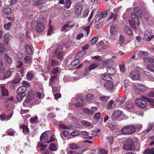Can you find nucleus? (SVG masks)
I'll use <instances>...</instances> for the list:
<instances>
[{"label":"nucleus","instance_id":"obj_46","mask_svg":"<svg viewBox=\"0 0 154 154\" xmlns=\"http://www.w3.org/2000/svg\"><path fill=\"white\" fill-rule=\"evenodd\" d=\"M12 25V22H9L4 25V28L6 30L9 29Z\"/></svg>","mask_w":154,"mask_h":154},{"label":"nucleus","instance_id":"obj_37","mask_svg":"<svg viewBox=\"0 0 154 154\" xmlns=\"http://www.w3.org/2000/svg\"><path fill=\"white\" fill-rule=\"evenodd\" d=\"M17 98L18 100H20L26 95V93H17Z\"/></svg>","mask_w":154,"mask_h":154},{"label":"nucleus","instance_id":"obj_33","mask_svg":"<svg viewBox=\"0 0 154 154\" xmlns=\"http://www.w3.org/2000/svg\"><path fill=\"white\" fill-rule=\"evenodd\" d=\"M51 22L50 21L48 25V30L47 33V35H51L53 32V28L52 26L51 25Z\"/></svg>","mask_w":154,"mask_h":154},{"label":"nucleus","instance_id":"obj_60","mask_svg":"<svg viewBox=\"0 0 154 154\" xmlns=\"http://www.w3.org/2000/svg\"><path fill=\"white\" fill-rule=\"evenodd\" d=\"M34 92L32 91H30L28 94L27 96L33 99Z\"/></svg>","mask_w":154,"mask_h":154},{"label":"nucleus","instance_id":"obj_31","mask_svg":"<svg viewBox=\"0 0 154 154\" xmlns=\"http://www.w3.org/2000/svg\"><path fill=\"white\" fill-rule=\"evenodd\" d=\"M20 128L23 130V132L24 134H26L29 131V129L27 126L22 125L20 126Z\"/></svg>","mask_w":154,"mask_h":154},{"label":"nucleus","instance_id":"obj_19","mask_svg":"<svg viewBox=\"0 0 154 154\" xmlns=\"http://www.w3.org/2000/svg\"><path fill=\"white\" fill-rule=\"evenodd\" d=\"M99 66V64L98 63H93L90 65L88 67H86L85 69V70L87 72H88V71H91L96 68L98 67Z\"/></svg>","mask_w":154,"mask_h":154},{"label":"nucleus","instance_id":"obj_25","mask_svg":"<svg viewBox=\"0 0 154 154\" xmlns=\"http://www.w3.org/2000/svg\"><path fill=\"white\" fill-rule=\"evenodd\" d=\"M144 61L146 63H154V59L150 57H147L143 59Z\"/></svg>","mask_w":154,"mask_h":154},{"label":"nucleus","instance_id":"obj_45","mask_svg":"<svg viewBox=\"0 0 154 154\" xmlns=\"http://www.w3.org/2000/svg\"><path fill=\"white\" fill-rule=\"evenodd\" d=\"M83 112L85 113L88 115H92L93 112L91 111V110L87 108H85L83 109Z\"/></svg>","mask_w":154,"mask_h":154},{"label":"nucleus","instance_id":"obj_20","mask_svg":"<svg viewBox=\"0 0 154 154\" xmlns=\"http://www.w3.org/2000/svg\"><path fill=\"white\" fill-rule=\"evenodd\" d=\"M124 30L125 33L129 35H131L132 33V30L129 26H125L124 28Z\"/></svg>","mask_w":154,"mask_h":154},{"label":"nucleus","instance_id":"obj_50","mask_svg":"<svg viewBox=\"0 0 154 154\" xmlns=\"http://www.w3.org/2000/svg\"><path fill=\"white\" fill-rule=\"evenodd\" d=\"M82 123L84 125L86 126H91L93 127V124L92 123L86 121H84L82 122Z\"/></svg>","mask_w":154,"mask_h":154},{"label":"nucleus","instance_id":"obj_52","mask_svg":"<svg viewBox=\"0 0 154 154\" xmlns=\"http://www.w3.org/2000/svg\"><path fill=\"white\" fill-rule=\"evenodd\" d=\"M71 4V2L70 0H67L65 2V7L67 8H69Z\"/></svg>","mask_w":154,"mask_h":154},{"label":"nucleus","instance_id":"obj_7","mask_svg":"<svg viewBox=\"0 0 154 154\" xmlns=\"http://www.w3.org/2000/svg\"><path fill=\"white\" fill-rule=\"evenodd\" d=\"M135 103L139 107L142 108H144L146 105V102L141 98L137 99L135 101Z\"/></svg>","mask_w":154,"mask_h":154},{"label":"nucleus","instance_id":"obj_58","mask_svg":"<svg viewBox=\"0 0 154 154\" xmlns=\"http://www.w3.org/2000/svg\"><path fill=\"white\" fill-rule=\"evenodd\" d=\"M16 64L17 67L20 68L23 66L22 62L20 60H18L16 62Z\"/></svg>","mask_w":154,"mask_h":154},{"label":"nucleus","instance_id":"obj_22","mask_svg":"<svg viewBox=\"0 0 154 154\" xmlns=\"http://www.w3.org/2000/svg\"><path fill=\"white\" fill-rule=\"evenodd\" d=\"M111 75L108 73L104 74L102 75L103 79L106 82L112 81V79L110 76Z\"/></svg>","mask_w":154,"mask_h":154},{"label":"nucleus","instance_id":"obj_42","mask_svg":"<svg viewBox=\"0 0 154 154\" xmlns=\"http://www.w3.org/2000/svg\"><path fill=\"white\" fill-rule=\"evenodd\" d=\"M134 13L136 14H139L140 17H141V11L139 8L136 7L134 9Z\"/></svg>","mask_w":154,"mask_h":154},{"label":"nucleus","instance_id":"obj_24","mask_svg":"<svg viewBox=\"0 0 154 154\" xmlns=\"http://www.w3.org/2000/svg\"><path fill=\"white\" fill-rule=\"evenodd\" d=\"M116 106V104L114 103L113 100H110L108 104L106 106L108 109H112Z\"/></svg>","mask_w":154,"mask_h":154},{"label":"nucleus","instance_id":"obj_11","mask_svg":"<svg viewBox=\"0 0 154 154\" xmlns=\"http://www.w3.org/2000/svg\"><path fill=\"white\" fill-rule=\"evenodd\" d=\"M114 87V84L112 81L106 82L104 84L105 88L108 91L112 90Z\"/></svg>","mask_w":154,"mask_h":154},{"label":"nucleus","instance_id":"obj_56","mask_svg":"<svg viewBox=\"0 0 154 154\" xmlns=\"http://www.w3.org/2000/svg\"><path fill=\"white\" fill-rule=\"evenodd\" d=\"M146 67L147 69L151 72H154V66L152 65H148Z\"/></svg>","mask_w":154,"mask_h":154},{"label":"nucleus","instance_id":"obj_2","mask_svg":"<svg viewBox=\"0 0 154 154\" xmlns=\"http://www.w3.org/2000/svg\"><path fill=\"white\" fill-rule=\"evenodd\" d=\"M46 20L43 16H40L38 20L36 26V29L38 32H41L45 29Z\"/></svg>","mask_w":154,"mask_h":154},{"label":"nucleus","instance_id":"obj_16","mask_svg":"<svg viewBox=\"0 0 154 154\" xmlns=\"http://www.w3.org/2000/svg\"><path fill=\"white\" fill-rule=\"evenodd\" d=\"M99 44L101 46L103 49H108L110 46V45L108 41L106 40L101 41L99 42Z\"/></svg>","mask_w":154,"mask_h":154},{"label":"nucleus","instance_id":"obj_47","mask_svg":"<svg viewBox=\"0 0 154 154\" xmlns=\"http://www.w3.org/2000/svg\"><path fill=\"white\" fill-rule=\"evenodd\" d=\"M38 117L35 116L34 117H31L30 118V121L32 123H35L37 122Z\"/></svg>","mask_w":154,"mask_h":154},{"label":"nucleus","instance_id":"obj_39","mask_svg":"<svg viewBox=\"0 0 154 154\" xmlns=\"http://www.w3.org/2000/svg\"><path fill=\"white\" fill-rule=\"evenodd\" d=\"M3 10L4 13L6 14H10L12 13V10L9 8H5Z\"/></svg>","mask_w":154,"mask_h":154},{"label":"nucleus","instance_id":"obj_41","mask_svg":"<svg viewBox=\"0 0 154 154\" xmlns=\"http://www.w3.org/2000/svg\"><path fill=\"white\" fill-rule=\"evenodd\" d=\"M30 0H23L22 2L21 5L23 6H26L29 5Z\"/></svg>","mask_w":154,"mask_h":154},{"label":"nucleus","instance_id":"obj_36","mask_svg":"<svg viewBox=\"0 0 154 154\" xmlns=\"http://www.w3.org/2000/svg\"><path fill=\"white\" fill-rule=\"evenodd\" d=\"M145 154H154V148H149L144 152Z\"/></svg>","mask_w":154,"mask_h":154},{"label":"nucleus","instance_id":"obj_40","mask_svg":"<svg viewBox=\"0 0 154 154\" xmlns=\"http://www.w3.org/2000/svg\"><path fill=\"white\" fill-rule=\"evenodd\" d=\"M85 98L88 102H91L94 98V96L91 94L86 95Z\"/></svg>","mask_w":154,"mask_h":154},{"label":"nucleus","instance_id":"obj_55","mask_svg":"<svg viewBox=\"0 0 154 154\" xmlns=\"http://www.w3.org/2000/svg\"><path fill=\"white\" fill-rule=\"evenodd\" d=\"M20 80L21 78H20L19 75L17 74L15 76V79L14 82L16 83H19Z\"/></svg>","mask_w":154,"mask_h":154},{"label":"nucleus","instance_id":"obj_29","mask_svg":"<svg viewBox=\"0 0 154 154\" xmlns=\"http://www.w3.org/2000/svg\"><path fill=\"white\" fill-rule=\"evenodd\" d=\"M43 3V1L42 0H37L33 2L32 5L34 6H38L41 5Z\"/></svg>","mask_w":154,"mask_h":154},{"label":"nucleus","instance_id":"obj_9","mask_svg":"<svg viewBox=\"0 0 154 154\" xmlns=\"http://www.w3.org/2000/svg\"><path fill=\"white\" fill-rule=\"evenodd\" d=\"M134 88L135 89H136L143 92L146 91L148 89L147 87L139 84H135L134 86Z\"/></svg>","mask_w":154,"mask_h":154},{"label":"nucleus","instance_id":"obj_35","mask_svg":"<svg viewBox=\"0 0 154 154\" xmlns=\"http://www.w3.org/2000/svg\"><path fill=\"white\" fill-rule=\"evenodd\" d=\"M24 59L25 63L26 64H30L32 63V58L30 57L26 56L24 57Z\"/></svg>","mask_w":154,"mask_h":154},{"label":"nucleus","instance_id":"obj_5","mask_svg":"<svg viewBox=\"0 0 154 154\" xmlns=\"http://www.w3.org/2000/svg\"><path fill=\"white\" fill-rule=\"evenodd\" d=\"M136 131L135 126L132 125H129L123 127L121 130V132L125 135H131Z\"/></svg>","mask_w":154,"mask_h":154},{"label":"nucleus","instance_id":"obj_53","mask_svg":"<svg viewBox=\"0 0 154 154\" xmlns=\"http://www.w3.org/2000/svg\"><path fill=\"white\" fill-rule=\"evenodd\" d=\"M81 133L84 138H87L89 135V132L85 131H82Z\"/></svg>","mask_w":154,"mask_h":154},{"label":"nucleus","instance_id":"obj_30","mask_svg":"<svg viewBox=\"0 0 154 154\" xmlns=\"http://www.w3.org/2000/svg\"><path fill=\"white\" fill-rule=\"evenodd\" d=\"M11 36V35L8 33H6L4 35V38L5 43L6 44L8 43L9 38Z\"/></svg>","mask_w":154,"mask_h":154},{"label":"nucleus","instance_id":"obj_27","mask_svg":"<svg viewBox=\"0 0 154 154\" xmlns=\"http://www.w3.org/2000/svg\"><path fill=\"white\" fill-rule=\"evenodd\" d=\"M76 100L78 102V103L76 104L77 106H83L84 104V101L81 98H76Z\"/></svg>","mask_w":154,"mask_h":154},{"label":"nucleus","instance_id":"obj_63","mask_svg":"<svg viewBox=\"0 0 154 154\" xmlns=\"http://www.w3.org/2000/svg\"><path fill=\"white\" fill-rule=\"evenodd\" d=\"M119 44H122L124 41V38L123 36L122 35H120L119 38Z\"/></svg>","mask_w":154,"mask_h":154},{"label":"nucleus","instance_id":"obj_61","mask_svg":"<svg viewBox=\"0 0 154 154\" xmlns=\"http://www.w3.org/2000/svg\"><path fill=\"white\" fill-rule=\"evenodd\" d=\"M80 62V60L79 59H77L73 60L71 63L72 66H75L78 64Z\"/></svg>","mask_w":154,"mask_h":154},{"label":"nucleus","instance_id":"obj_21","mask_svg":"<svg viewBox=\"0 0 154 154\" xmlns=\"http://www.w3.org/2000/svg\"><path fill=\"white\" fill-rule=\"evenodd\" d=\"M117 30V27L114 25H112L110 27V33L112 35L115 34Z\"/></svg>","mask_w":154,"mask_h":154},{"label":"nucleus","instance_id":"obj_51","mask_svg":"<svg viewBox=\"0 0 154 154\" xmlns=\"http://www.w3.org/2000/svg\"><path fill=\"white\" fill-rule=\"evenodd\" d=\"M125 106L128 109H131L134 108V106L131 103H129L128 104L126 103Z\"/></svg>","mask_w":154,"mask_h":154},{"label":"nucleus","instance_id":"obj_15","mask_svg":"<svg viewBox=\"0 0 154 154\" xmlns=\"http://www.w3.org/2000/svg\"><path fill=\"white\" fill-rule=\"evenodd\" d=\"M75 25L74 23L71 24V23H68L64 25L62 28V31L66 32V31L69 30L70 28L73 27Z\"/></svg>","mask_w":154,"mask_h":154},{"label":"nucleus","instance_id":"obj_34","mask_svg":"<svg viewBox=\"0 0 154 154\" xmlns=\"http://www.w3.org/2000/svg\"><path fill=\"white\" fill-rule=\"evenodd\" d=\"M69 147L70 148L73 149H78L80 148V146L79 145L74 143H71L69 145Z\"/></svg>","mask_w":154,"mask_h":154},{"label":"nucleus","instance_id":"obj_49","mask_svg":"<svg viewBox=\"0 0 154 154\" xmlns=\"http://www.w3.org/2000/svg\"><path fill=\"white\" fill-rule=\"evenodd\" d=\"M98 39V37H94L91 39V42L93 44H95L97 42Z\"/></svg>","mask_w":154,"mask_h":154},{"label":"nucleus","instance_id":"obj_32","mask_svg":"<svg viewBox=\"0 0 154 154\" xmlns=\"http://www.w3.org/2000/svg\"><path fill=\"white\" fill-rule=\"evenodd\" d=\"M26 52L28 54H31L32 53L33 51L29 45H27L25 46Z\"/></svg>","mask_w":154,"mask_h":154},{"label":"nucleus","instance_id":"obj_4","mask_svg":"<svg viewBox=\"0 0 154 154\" xmlns=\"http://www.w3.org/2000/svg\"><path fill=\"white\" fill-rule=\"evenodd\" d=\"M14 69L11 68L6 71L5 68H3L0 70V79L4 80L9 78L11 75Z\"/></svg>","mask_w":154,"mask_h":154},{"label":"nucleus","instance_id":"obj_64","mask_svg":"<svg viewBox=\"0 0 154 154\" xmlns=\"http://www.w3.org/2000/svg\"><path fill=\"white\" fill-rule=\"evenodd\" d=\"M27 78L29 80H31L33 77V75L31 72H28L26 75Z\"/></svg>","mask_w":154,"mask_h":154},{"label":"nucleus","instance_id":"obj_48","mask_svg":"<svg viewBox=\"0 0 154 154\" xmlns=\"http://www.w3.org/2000/svg\"><path fill=\"white\" fill-rule=\"evenodd\" d=\"M110 97L109 96H100L99 97V99L103 101H106L109 99Z\"/></svg>","mask_w":154,"mask_h":154},{"label":"nucleus","instance_id":"obj_44","mask_svg":"<svg viewBox=\"0 0 154 154\" xmlns=\"http://www.w3.org/2000/svg\"><path fill=\"white\" fill-rule=\"evenodd\" d=\"M106 139L109 144H112L113 143V137L112 136H109L106 137Z\"/></svg>","mask_w":154,"mask_h":154},{"label":"nucleus","instance_id":"obj_8","mask_svg":"<svg viewBox=\"0 0 154 154\" xmlns=\"http://www.w3.org/2000/svg\"><path fill=\"white\" fill-rule=\"evenodd\" d=\"M139 72L136 70L131 71L130 73L131 78L133 79H138L140 78Z\"/></svg>","mask_w":154,"mask_h":154},{"label":"nucleus","instance_id":"obj_10","mask_svg":"<svg viewBox=\"0 0 154 154\" xmlns=\"http://www.w3.org/2000/svg\"><path fill=\"white\" fill-rule=\"evenodd\" d=\"M83 9L82 5L80 3H77L75 6V12L77 15H80Z\"/></svg>","mask_w":154,"mask_h":154},{"label":"nucleus","instance_id":"obj_59","mask_svg":"<svg viewBox=\"0 0 154 154\" xmlns=\"http://www.w3.org/2000/svg\"><path fill=\"white\" fill-rule=\"evenodd\" d=\"M152 127L153 126L152 125H150L149 127H148L147 129L143 131V133L145 134L148 133L150 131Z\"/></svg>","mask_w":154,"mask_h":154},{"label":"nucleus","instance_id":"obj_12","mask_svg":"<svg viewBox=\"0 0 154 154\" xmlns=\"http://www.w3.org/2000/svg\"><path fill=\"white\" fill-rule=\"evenodd\" d=\"M0 91H1L2 95L3 96H7L8 95V91L3 85H0Z\"/></svg>","mask_w":154,"mask_h":154},{"label":"nucleus","instance_id":"obj_1","mask_svg":"<svg viewBox=\"0 0 154 154\" xmlns=\"http://www.w3.org/2000/svg\"><path fill=\"white\" fill-rule=\"evenodd\" d=\"M109 15L108 20H111L113 18V21L116 20V15H114L112 12H110L109 10L105 11L104 12L98 11L96 15V22L99 21L101 18H104L107 17V15Z\"/></svg>","mask_w":154,"mask_h":154},{"label":"nucleus","instance_id":"obj_28","mask_svg":"<svg viewBox=\"0 0 154 154\" xmlns=\"http://www.w3.org/2000/svg\"><path fill=\"white\" fill-rule=\"evenodd\" d=\"M107 73L112 75L115 73V70L112 67H108L107 68Z\"/></svg>","mask_w":154,"mask_h":154},{"label":"nucleus","instance_id":"obj_38","mask_svg":"<svg viewBox=\"0 0 154 154\" xmlns=\"http://www.w3.org/2000/svg\"><path fill=\"white\" fill-rule=\"evenodd\" d=\"M5 59L7 61L8 63L10 64L12 62V59L7 54H5L4 56Z\"/></svg>","mask_w":154,"mask_h":154},{"label":"nucleus","instance_id":"obj_14","mask_svg":"<svg viewBox=\"0 0 154 154\" xmlns=\"http://www.w3.org/2000/svg\"><path fill=\"white\" fill-rule=\"evenodd\" d=\"M122 112L120 110H117L113 112L112 115V119L113 120L117 119L121 115Z\"/></svg>","mask_w":154,"mask_h":154},{"label":"nucleus","instance_id":"obj_13","mask_svg":"<svg viewBox=\"0 0 154 154\" xmlns=\"http://www.w3.org/2000/svg\"><path fill=\"white\" fill-rule=\"evenodd\" d=\"M40 141L42 143L46 142L49 143L48 141V135L45 132L43 133L41 135L40 137Z\"/></svg>","mask_w":154,"mask_h":154},{"label":"nucleus","instance_id":"obj_57","mask_svg":"<svg viewBox=\"0 0 154 154\" xmlns=\"http://www.w3.org/2000/svg\"><path fill=\"white\" fill-rule=\"evenodd\" d=\"M49 149L50 150L52 151L56 150V147L55 144L52 143H51L49 147Z\"/></svg>","mask_w":154,"mask_h":154},{"label":"nucleus","instance_id":"obj_43","mask_svg":"<svg viewBox=\"0 0 154 154\" xmlns=\"http://www.w3.org/2000/svg\"><path fill=\"white\" fill-rule=\"evenodd\" d=\"M152 32L151 29H147L145 32L144 34V36L145 38H146V37L149 36L151 35L152 33Z\"/></svg>","mask_w":154,"mask_h":154},{"label":"nucleus","instance_id":"obj_17","mask_svg":"<svg viewBox=\"0 0 154 154\" xmlns=\"http://www.w3.org/2000/svg\"><path fill=\"white\" fill-rule=\"evenodd\" d=\"M47 147V145L44 144L42 142L39 143L37 146V149L38 151L40 152L45 150Z\"/></svg>","mask_w":154,"mask_h":154},{"label":"nucleus","instance_id":"obj_26","mask_svg":"<svg viewBox=\"0 0 154 154\" xmlns=\"http://www.w3.org/2000/svg\"><path fill=\"white\" fill-rule=\"evenodd\" d=\"M27 88L25 87L22 86L19 87L17 90V93H25Z\"/></svg>","mask_w":154,"mask_h":154},{"label":"nucleus","instance_id":"obj_54","mask_svg":"<svg viewBox=\"0 0 154 154\" xmlns=\"http://www.w3.org/2000/svg\"><path fill=\"white\" fill-rule=\"evenodd\" d=\"M22 84L23 85L22 86L25 87L26 88L27 87H29L30 86L29 83L26 81H23L22 82Z\"/></svg>","mask_w":154,"mask_h":154},{"label":"nucleus","instance_id":"obj_23","mask_svg":"<svg viewBox=\"0 0 154 154\" xmlns=\"http://www.w3.org/2000/svg\"><path fill=\"white\" fill-rule=\"evenodd\" d=\"M55 53L58 56L59 59L61 60L62 59L63 53L61 50L57 49L55 51Z\"/></svg>","mask_w":154,"mask_h":154},{"label":"nucleus","instance_id":"obj_62","mask_svg":"<svg viewBox=\"0 0 154 154\" xmlns=\"http://www.w3.org/2000/svg\"><path fill=\"white\" fill-rule=\"evenodd\" d=\"M33 98L27 96L26 100L24 102V105H25L26 103H29L31 101V100Z\"/></svg>","mask_w":154,"mask_h":154},{"label":"nucleus","instance_id":"obj_6","mask_svg":"<svg viewBox=\"0 0 154 154\" xmlns=\"http://www.w3.org/2000/svg\"><path fill=\"white\" fill-rule=\"evenodd\" d=\"M135 148L134 142L130 139L126 140L123 145V149H125L132 150Z\"/></svg>","mask_w":154,"mask_h":154},{"label":"nucleus","instance_id":"obj_18","mask_svg":"<svg viewBox=\"0 0 154 154\" xmlns=\"http://www.w3.org/2000/svg\"><path fill=\"white\" fill-rule=\"evenodd\" d=\"M13 112H12L9 115H6L4 114L0 115V119L1 121H7L12 117Z\"/></svg>","mask_w":154,"mask_h":154},{"label":"nucleus","instance_id":"obj_3","mask_svg":"<svg viewBox=\"0 0 154 154\" xmlns=\"http://www.w3.org/2000/svg\"><path fill=\"white\" fill-rule=\"evenodd\" d=\"M131 17L132 20H129L128 21L129 23L132 28L136 29L138 28L139 24L138 18L140 17L139 14H136L135 13H133L131 14Z\"/></svg>","mask_w":154,"mask_h":154}]
</instances>
